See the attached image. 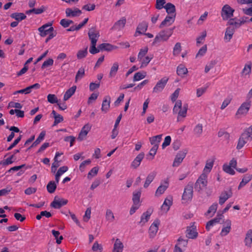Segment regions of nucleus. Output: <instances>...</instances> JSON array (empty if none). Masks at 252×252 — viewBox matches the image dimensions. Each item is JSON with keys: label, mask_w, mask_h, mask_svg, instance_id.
<instances>
[{"label": "nucleus", "mask_w": 252, "mask_h": 252, "mask_svg": "<svg viewBox=\"0 0 252 252\" xmlns=\"http://www.w3.org/2000/svg\"><path fill=\"white\" fill-rule=\"evenodd\" d=\"M188 106V104H184L182 106L181 100H178L174 105L173 109V113L177 114V121H182V118H184L187 116Z\"/></svg>", "instance_id": "1"}, {"label": "nucleus", "mask_w": 252, "mask_h": 252, "mask_svg": "<svg viewBox=\"0 0 252 252\" xmlns=\"http://www.w3.org/2000/svg\"><path fill=\"white\" fill-rule=\"evenodd\" d=\"M174 29L175 27L161 31L155 36L153 44L167 41L173 34Z\"/></svg>", "instance_id": "2"}, {"label": "nucleus", "mask_w": 252, "mask_h": 252, "mask_svg": "<svg viewBox=\"0 0 252 252\" xmlns=\"http://www.w3.org/2000/svg\"><path fill=\"white\" fill-rule=\"evenodd\" d=\"M208 175L205 173H202L196 180L195 185V189L197 191H200L205 189L208 184Z\"/></svg>", "instance_id": "3"}, {"label": "nucleus", "mask_w": 252, "mask_h": 252, "mask_svg": "<svg viewBox=\"0 0 252 252\" xmlns=\"http://www.w3.org/2000/svg\"><path fill=\"white\" fill-rule=\"evenodd\" d=\"M235 10L228 4H225L221 10V16L223 20L231 19L234 15Z\"/></svg>", "instance_id": "4"}, {"label": "nucleus", "mask_w": 252, "mask_h": 252, "mask_svg": "<svg viewBox=\"0 0 252 252\" xmlns=\"http://www.w3.org/2000/svg\"><path fill=\"white\" fill-rule=\"evenodd\" d=\"M193 196V186L192 185L188 184L184 189L182 195V200L184 203L188 202L191 200Z\"/></svg>", "instance_id": "5"}, {"label": "nucleus", "mask_w": 252, "mask_h": 252, "mask_svg": "<svg viewBox=\"0 0 252 252\" xmlns=\"http://www.w3.org/2000/svg\"><path fill=\"white\" fill-rule=\"evenodd\" d=\"M168 80L169 78L165 76L162 77L157 83L155 86L153 88V92L154 93L161 92L166 85Z\"/></svg>", "instance_id": "6"}, {"label": "nucleus", "mask_w": 252, "mask_h": 252, "mask_svg": "<svg viewBox=\"0 0 252 252\" xmlns=\"http://www.w3.org/2000/svg\"><path fill=\"white\" fill-rule=\"evenodd\" d=\"M237 165V161L234 158L231 160L229 163H225L223 164V170L227 174L233 175H234L235 172L234 169L236 168Z\"/></svg>", "instance_id": "7"}, {"label": "nucleus", "mask_w": 252, "mask_h": 252, "mask_svg": "<svg viewBox=\"0 0 252 252\" xmlns=\"http://www.w3.org/2000/svg\"><path fill=\"white\" fill-rule=\"evenodd\" d=\"M251 105V101H247L243 102L238 108L236 115L241 116L242 115H246L250 110Z\"/></svg>", "instance_id": "8"}, {"label": "nucleus", "mask_w": 252, "mask_h": 252, "mask_svg": "<svg viewBox=\"0 0 252 252\" xmlns=\"http://www.w3.org/2000/svg\"><path fill=\"white\" fill-rule=\"evenodd\" d=\"M38 30L40 32V35L42 37H44L51 32H53L54 28L52 27V23H49L39 27Z\"/></svg>", "instance_id": "9"}, {"label": "nucleus", "mask_w": 252, "mask_h": 252, "mask_svg": "<svg viewBox=\"0 0 252 252\" xmlns=\"http://www.w3.org/2000/svg\"><path fill=\"white\" fill-rule=\"evenodd\" d=\"M188 243V240L184 239L182 237H180L177 239V243L174 246L173 252H183L181 247H187Z\"/></svg>", "instance_id": "10"}, {"label": "nucleus", "mask_w": 252, "mask_h": 252, "mask_svg": "<svg viewBox=\"0 0 252 252\" xmlns=\"http://www.w3.org/2000/svg\"><path fill=\"white\" fill-rule=\"evenodd\" d=\"M88 36L91 43H96L100 36L99 32L95 28L92 27L89 29Z\"/></svg>", "instance_id": "11"}, {"label": "nucleus", "mask_w": 252, "mask_h": 252, "mask_svg": "<svg viewBox=\"0 0 252 252\" xmlns=\"http://www.w3.org/2000/svg\"><path fill=\"white\" fill-rule=\"evenodd\" d=\"M169 186V180L166 179L164 180L163 183H161V185L158 188L155 192V196H159L162 194Z\"/></svg>", "instance_id": "12"}, {"label": "nucleus", "mask_w": 252, "mask_h": 252, "mask_svg": "<svg viewBox=\"0 0 252 252\" xmlns=\"http://www.w3.org/2000/svg\"><path fill=\"white\" fill-rule=\"evenodd\" d=\"M159 225V221L158 220H155L151 225L149 229V233L150 238L154 237L158 230V226Z\"/></svg>", "instance_id": "13"}, {"label": "nucleus", "mask_w": 252, "mask_h": 252, "mask_svg": "<svg viewBox=\"0 0 252 252\" xmlns=\"http://www.w3.org/2000/svg\"><path fill=\"white\" fill-rule=\"evenodd\" d=\"M231 229V221L227 219L224 222V225L220 232V235L221 237L226 236L230 231Z\"/></svg>", "instance_id": "14"}, {"label": "nucleus", "mask_w": 252, "mask_h": 252, "mask_svg": "<svg viewBox=\"0 0 252 252\" xmlns=\"http://www.w3.org/2000/svg\"><path fill=\"white\" fill-rule=\"evenodd\" d=\"M111 97L109 95L105 96L103 99L101 110L104 113H107L110 107Z\"/></svg>", "instance_id": "15"}, {"label": "nucleus", "mask_w": 252, "mask_h": 252, "mask_svg": "<svg viewBox=\"0 0 252 252\" xmlns=\"http://www.w3.org/2000/svg\"><path fill=\"white\" fill-rule=\"evenodd\" d=\"M198 236V233L196 230V226L193 223L192 225L187 228L186 230V236L189 239H195Z\"/></svg>", "instance_id": "16"}, {"label": "nucleus", "mask_w": 252, "mask_h": 252, "mask_svg": "<svg viewBox=\"0 0 252 252\" xmlns=\"http://www.w3.org/2000/svg\"><path fill=\"white\" fill-rule=\"evenodd\" d=\"M126 18L124 17L121 18L119 20L115 23L111 29L116 31H121L125 26L126 24Z\"/></svg>", "instance_id": "17"}, {"label": "nucleus", "mask_w": 252, "mask_h": 252, "mask_svg": "<svg viewBox=\"0 0 252 252\" xmlns=\"http://www.w3.org/2000/svg\"><path fill=\"white\" fill-rule=\"evenodd\" d=\"M68 202L67 200L63 198L56 199V198L51 203V207L55 209H60L62 206L66 205Z\"/></svg>", "instance_id": "18"}, {"label": "nucleus", "mask_w": 252, "mask_h": 252, "mask_svg": "<svg viewBox=\"0 0 252 252\" xmlns=\"http://www.w3.org/2000/svg\"><path fill=\"white\" fill-rule=\"evenodd\" d=\"M232 195V192L231 189L228 191H224L220 194L219 197V204L222 205L224 202Z\"/></svg>", "instance_id": "19"}, {"label": "nucleus", "mask_w": 252, "mask_h": 252, "mask_svg": "<svg viewBox=\"0 0 252 252\" xmlns=\"http://www.w3.org/2000/svg\"><path fill=\"white\" fill-rule=\"evenodd\" d=\"M175 16L167 15L164 20L160 24L159 28H162L164 27H168L171 25L175 21Z\"/></svg>", "instance_id": "20"}, {"label": "nucleus", "mask_w": 252, "mask_h": 252, "mask_svg": "<svg viewBox=\"0 0 252 252\" xmlns=\"http://www.w3.org/2000/svg\"><path fill=\"white\" fill-rule=\"evenodd\" d=\"M173 198L171 196H169L166 198L163 202V203L161 206L162 210L168 212L170 208V206L172 205Z\"/></svg>", "instance_id": "21"}, {"label": "nucleus", "mask_w": 252, "mask_h": 252, "mask_svg": "<svg viewBox=\"0 0 252 252\" xmlns=\"http://www.w3.org/2000/svg\"><path fill=\"white\" fill-rule=\"evenodd\" d=\"M65 13L67 17H76L79 16L82 13V11L77 8L74 9L68 8L65 10Z\"/></svg>", "instance_id": "22"}, {"label": "nucleus", "mask_w": 252, "mask_h": 252, "mask_svg": "<svg viewBox=\"0 0 252 252\" xmlns=\"http://www.w3.org/2000/svg\"><path fill=\"white\" fill-rule=\"evenodd\" d=\"M124 245L120 239L117 238L114 244L112 252H123Z\"/></svg>", "instance_id": "23"}, {"label": "nucleus", "mask_w": 252, "mask_h": 252, "mask_svg": "<svg viewBox=\"0 0 252 252\" xmlns=\"http://www.w3.org/2000/svg\"><path fill=\"white\" fill-rule=\"evenodd\" d=\"M162 135L159 134L149 138V141L153 147L158 148L159 144L161 140Z\"/></svg>", "instance_id": "24"}, {"label": "nucleus", "mask_w": 252, "mask_h": 252, "mask_svg": "<svg viewBox=\"0 0 252 252\" xmlns=\"http://www.w3.org/2000/svg\"><path fill=\"white\" fill-rule=\"evenodd\" d=\"M164 8L166 9L168 15L176 17V8L173 4L168 2L165 4Z\"/></svg>", "instance_id": "25"}, {"label": "nucleus", "mask_w": 252, "mask_h": 252, "mask_svg": "<svg viewBox=\"0 0 252 252\" xmlns=\"http://www.w3.org/2000/svg\"><path fill=\"white\" fill-rule=\"evenodd\" d=\"M90 129V126L89 124L85 125L80 132L78 139L82 140L86 136Z\"/></svg>", "instance_id": "26"}, {"label": "nucleus", "mask_w": 252, "mask_h": 252, "mask_svg": "<svg viewBox=\"0 0 252 252\" xmlns=\"http://www.w3.org/2000/svg\"><path fill=\"white\" fill-rule=\"evenodd\" d=\"M235 32V29L234 28H232L231 27H227L226 29V31L225 32V35L224 39L226 42H229L230 41L232 38L233 35Z\"/></svg>", "instance_id": "27"}, {"label": "nucleus", "mask_w": 252, "mask_h": 252, "mask_svg": "<svg viewBox=\"0 0 252 252\" xmlns=\"http://www.w3.org/2000/svg\"><path fill=\"white\" fill-rule=\"evenodd\" d=\"M228 24L230 26H233V28H234V29H238L243 25L240 19L236 17L229 19L228 22Z\"/></svg>", "instance_id": "28"}, {"label": "nucleus", "mask_w": 252, "mask_h": 252, "mask_svg": "<svg viewBox=\"0 0 252 252\" xmlns=\"http://www.w3.org/2000/svg\"><path fill=\"white\" fill-rule=\"evenodd\" d=\"M214 162V160L212 159L207 160L202 173L208 175L213 168Z\"/></svg>", "instance_id": "29"}, {"label": "nucleus", "mask_w": 252, "mask_h": 252, "mask_svg": "<svg viewBox=\"0 0 252 252\" xmlns=\"http://www.w3.org/2000/svg\"><path fill=\"white\" fill-rule=\"evenodd\" d=\"M151 214V212L149 210L143 213L141 216V219L139 223L142 225H144L150 219Z\"/></svg>", "instance_id": "30"}, {"label": "nucleus", "mask_w": 252, "mask_h": 252, "mask_svg": "<svg viewBox=\"0 0 252 252\" xmlns=\"http://www.w3.org/2000/svg\"><path fill=\"white\" fill-rule=\"evenodd\" d=\"M148 28V24L145 22H143L138 25L136 30V33H138L139 34L144 33L147 31Z\"/></svg>", "instance_id": "31"}, {"label": "nucleus", "mask_w": 252, "mask_h": 252, "mask_svg": "<svg viewBox=\"0 0 252 252\" xmlns=\"http://www.w3.org/2000/svg\"><path fill=\"white\" fill-rule=\"evenodd\" d=\"M252 63L251 62L247 63L245 64L243 69L241 73L242 76H246L250 75L252 71Z\"/></svg>", "instance_id": "32"}, {"label": "nucleus", "mask_w": 252, "mask_h": 252, "mask_svg": "<svg viewBox=\"0 0 252 252\" xmlns=\"http://www.w3.org/2000/svg\"><path fill=\"white\" fill-rule=\"evenodd\" d=\"M249 140V139L242 133L238 140L237 149L240 150L242 148Z\"/></svg>", "instance_id": "33"}, {"label": "nucleus", "mask_w": 252, "mask_h": 252, "mask_svg": "<svg viewBox=\"0 0 252 252\" xmlns=\"http://www.w3.org/2000/svg\"><path fill=\"white\" fill-rule=\"evenodd\" d=\"M76 90V86H73L72 87L68 89L65 93L63 96V100L66 101L70 98L75 93Z\"/></svg>", "instance_id": "34"}, {"label": "nucleus", "mask_w": 252, "mask_h": 252, "mask_svg": "<svg viewBox=\"0 0 252 252\" xmlns=\"http://www.w3.org/2000/svg\"><path fill=\"white\" fill-rule=\"evenodd\" d=\"M156 176V172H152L150 173L147 177L146 181L144 184V188H147L154 180Z\"/></svg>", "instance_id": "35"}, {"label": "nucleus", "mask_w": 252, "mask_h": 252, "mask_svg": "<svg viewBox=\"0 0 252 252\" xmlns=\"http://www.w3.org/2000/svg\"><path fill=\"white\" fill-rule=\"evenodd\" d=\"M98 48L101 50L110 51L114 49H116L117 47L109 43H102L99 45Z\"/></svg>", "instance_id": "36"}, {"label": "nucleus", "mask_w": 252, "mask_h": 252, "mask_svg": "<svg viewBox=\"0 0 252 252\" xmlns=\"http://www.w3.org/2000/svg\"><path fill=\"white\" fill-rule=\"evenodd\" d=\"M252 179V175L246 174L244 178L242 179V181L240 182L239 186L238 189H240L242 187H244L247 183H248Z\"/></svg>", "instance_id": "37"}, {"label": "nucleus", "mask_w": 252, "mask_h": 252, "mask_svg": "<svg viewBox=\"0 0 252 252\" xmlns=\"http://www.w3.org/2000/svg\"><path fill=\"white\" fill-rule=\"evenodd\" d=\"M119 65L118 63L117 62H115L113 64L112 66L111 67L110 72L109 74V77L110 78H112L116 75L119 69Z\"/></svg>", "instance_id": "38"}, {"label": "nucleus", "mask_w": 252, "mask_h": 252, "mask_svg": "<svg viewBox=\"0 0 252 252\" xmlns=\"http://www.w3.org/2000/svg\"><path fill=\"white\" fill-rule=\"evenodd\" d=\"M11 17L15 19L18 22L21 21L26 18V15L23 13L15 12L11 14Z\"/></svg>", "instance_id": "39"}, {"label": "nucleus", "mask_w": 252, "mask_h": 252, "mask_svg": "<svg viewBox=\"0 0 252 252\" xmlns=\"http://www.w3.org/2000/svg\"><path fill=\"white\" fill-rule=\"evenodd\" d=\"M51 114L53 115L55 119L54 126H56L59 123H61L63 121V117L61 116L60 114L57 113L54 110H52Z\"/></svg>", "instance_id": "40"}, {"label": "nucleus", "mask_w": 252, "mask_h": 252, "mask_svg": "<svg viewBox=\"0 0 252 252\" xmlns=\"http://www.w3.org/2000/svg\"><path fill=\"white\" fill-rule=\"evenodd\" d=\"M245 245L247 246L251 247V244L252 243V230L249 229L246 235V237L245 239Z\"/></svg>", "instance_id": "41"}, {"label": "nucleus", "mask_w": 252, "mask_h": 252, "mask_svg": "<svg viewBox=\"0 0 252 252\" xmlns=\"http://www.w3.org/2000/svg\"><path fill=\"white\" fill-rule=\"evenodd\" d=\"M218 208V204L217 203H213L209 208L205 215L206 216L210 215V217H212L216 212Z\"/></svg>", "instance_id": "42"}, {"label": "nucleus", "mask_w": 252, "mask_h": 252, "mask_svg": "<svg viewBox=\"0 0 252 252\" xmlns=\"http://www.w3.org/2000/svg\"><path fill=\"white\" fill-rule=\"evenodd\" d=\"M46 133L45 131H42L40 132L39 134L38 137L37 138L36 140L32 143V144L29 148V149H30L32 147H33L39 144L41 141H42L44 137L45 136Z\"/></svg>", "instance_id": "43"}, {"label": "nucleus", "mask_w": 252, "mask_h": 252, "mask_svg": "<svg viewBox=\"0 0 252 252\" xmlns=\"http://www.w3.org/2000/svg\"><path fill=\"white\" fill-rule=\"evenodd\" d=\"M141 194L140 190H135L133 192L132 201L133 203L140 204V198Z\"/></svg>", "instance_id": "44"}, {"label": "nucleus", "mask_w": 252, "mask_h": 252, "mask_svg": "<svg viewBox=\"0 0 252 252\" xmlns=\"http://www.w3.org/2000/svg\"><path fill=\"white\" fill-rule=\"evenodd\" d=\"M188 73L187 68L183 64H180L177 68V73L179 76H184Z\"/></svg>", "instance_id": "45"}, {"label": "nucleus", "mask_w": 252, "mask_h": 252, "mask_svg": "<svg viewBox=\"0 0 252 252\" xmlns=\"http://www.w3.org/2000/svg\"><path fill=\"white\" fill-rule=\"evenodd\" d=\"M203 132V126L201 124H197L193 129L194 134L196 137H200Z\"/></svg>", "instance_id": "46"}, {"label": "nucleus", "mask_w": 252, "mask_h": 252, "mask_svg": "<svg viewBox=\"0 0 252 252\" xmlns=\"http://www.w3.org/2000/svg\"><path fill=\"white\" fill-rule=\"evenodd\" d=\"M105 218L106 220L110 222L114 221L115 220V216L111 210L108 209L106 210Z\"/></svg>", "instance_id": "47"}, {"label": "nucleus", "mask_w": 252, "mask_h": 252, "mask_svg": "<svg viewBox=\"0 0 252 252\" xmlns=\"http://www.w3.org/2000/svg\"><path fill=\"white\" fill-rule=\"evenodd\" d=\"M57 184L54 181H50L47 185V189L48 192L52 193L55 192Z\"/></svg>", "instance_id": "48"}, {"label": "nucleus", "mask_w": 252, "mask_h": 252, "mask_svg": "<svg viewBox=\"0 0 252 252\" xmlns=\"http://www.w3.org/2000/svg\"><path fill=\"white\" fill-rule=\"evenodd\" d=\"M148 51V48L147 47L141 49L138 54L137 59L139 61H142V59L147 54Z\"/></svg>", "instance_id": "49"}, {"label": "nucleus", "mask_w": 252, "mask_h": 252, "mask_svg": "<svg viewBox=\"0 0 252 252\" xmlns=\"http://www.w3.org/2000/svg\"><path fill=\"white\" fill-rule=\"evenodd\" d=\"M224 216L222 213L218 212L216 217L213 219V220L215 221V223H222L224 222L223 219Z\"/></svg>", "instance_id": "50"}, {"label": "nucleus", "mask_w": 252, "mask_h": 252, "mask_svg": "<svg viewBox=\"0 0 252 252\" xmlns=\"http://www.w3.org/2000/svg\"><path fill=\"white\" fill-rule=\"evenodd\" d=\"M88 54V49L86 48L84 50H80L77 53V58L78 59L80 60L85 58Z\"/></svg>", "instance_id": "51"}, {"label": "nucleus", "mask_w": 252, "mask_h": 252, "mask_svg": "<svg viewBox=\"0 0 252 252\" xmlns=\"http://www.w3.org/2000/svg\"><path fill=\"white\" fill-rule=\"evenodd\" d=\"M99 168L97 166H95L88 173L87 177L89 179H92L93 177L95 176L98 171Z\"/></svg>", "instance_id": "52"}, {"label": "nucleus", "mask_w": 252, "mask_h": 252, "mask_svg": "<svg viewBox=\"0 0 252 252\" xmlns=\"http://www.w3.org/2000/svg\"><path fill=\"white\" fill-rule=\"evenodd\" d=\"M85 75V69L84 68H80L78 70L76 76H75V82H77L78 80L81 79Z\"/></svg>", "instance_id": "53"}, {"label": "nucleus", "mask_w": 252, "mask_h": 252, "mask_svg": "<svg viewBox=\"0 0 252 252\" xmlns=\"http://www.w3.org/2000/svg\"><path fill=\"white\" fill-rule=\"evenodd\" d=\"M146 73L145 72L142 73L141 72H138L135 73L133 76V81H140L145 77Z\"/></svg>", "instance_id": "54"}, {"label": "nucleus", "mask_w": 252, "mask_h": 252, "mask_svg": "<svg viewBox=\"0 0 252 252\" xmlns=\"http://www.w3.org/2000/svg\"><path fill=\"white\" fill-rule=\"evenodd\" d=\"M44 11V8H34L30 9L29 10L26 11V13L27 14H30L32 13H33L35 14H40L42 13H43Z\"/></svg>", "instance_id": "55"}, {"label": "nucleus", "mask_w": 252, "mask_h": 252, "mask_svg": "<svg viewBox=\"0 0 252 252\" xmlns=\"http://www.w3.org/2000/svg\"><path fill=\"white\" fill-rule=\"evenodd\" d=\"M206 35V32L204 31L201 33V35L196 38V44L197 46L203 43Z\"/></svg>", "instance_id": "56"}, {"label": "nucleus", "mask_w": 252, "mask_h": 252, "mask_svg": "<svg viewBox=\"0 0 252 252\" xmlns=\"http://www.w3.org/2000/svg\"><path fill=\"white\" fill-rule=\"evenodd\" d=\"M152 59L153 57L149 56H147L144 58H143L142 60V61H140L141 63L140 68L146 66Z\"/></svg>", "instance_id": "57"}, {"label": "nucleus", "mask_w": 252, "mask_h": 252, "mask_svg": "<svg viewBox=\"0 0 252 252\" xmlns=\"http://www.w3.org/2000/svg\"><path fill=\"white\" fill-rule=\"evenodd\" d=\"M181 51V43L179 42H177L175 45L174 48H173V54L174 56H177L178 55Z\"/></svg>", "instance_id": "58"}, {"label": "nucleus", "mask_w": 252, "mask_h": 252, "mask_svg": "<svg viewBox=\"0 0 252 252\" xmlns=\"http://www.w3.org/2000/svg\"><path fill=\"white\" fill-rule=\"evenodd\" d=\"M243 134L249 140H252V126H251L246 129Z\"/></svg>", "instance_id": "59"}, {"label": "nucleus", "mask_w": 252, "mask_h": 252, "mask_svg": "<svg viewBox=\"0 0 252 252\" xmlns=\"http://www.w3.org/2000/svg\"><path fill=\"white\" fill-rule=\"evenodd\" d=\"M47 97L48 101L50 103H57L58 102V98L55 94H49Z\"/></svg>", "instance_id": "60"}, {"label": "nucleus", "mask_w": 252, "mask_h": 252, "mask_svg": "<svg viewBox=\"0 0 252 252\" xmlns=\"http://www.w3.org/2000/svg\"><path fill=\"white\" fill-rule=\"evenodd\" d=\"M207 45H205L202 47L198 51V53L196 55V58L203 56L207 52Z\"/></svg>", "instance_id": "61"}, {"label": "nucleus", "mask_w": 252, "mask_h": 252, "mask_svg": "<svg viewBox=\"0 0 252 252\" xmlns=\"http://www.w3.org/2000/svg\"><path fill=\"white\" fill-rule=\"evenodd\" d=\"M142 158H134L131 163V167L133 169L137 168L140 164Z\"/></svg>", "instance_id": "62"}, {"label": "nucleus", "mask_w": 252, "mask_h": 252, "mask_svg": "<svg viewBox=\"0 0 252 252\" xmlns=\"http://www.w3.org/2000/svg\"><path fill=\"white\" fill-rule=\"evenodd\" d=\"M54 60L52 59L49 58L48 60L44 62L42 64L41 68L44 69L50 66H52L53 64Z\"/></svg>", "instance_id": "63"}, {"label": "nucleus", "mask_w": 252, "mask_h": 252, "mask_svg": "<svg viewBox=\"0 0 252 252\" xmlns=\"http://www.w3.org/2000/svg\"><path fill=\"white\" fill-rule=\"evenodd\" d=\"M60 23L63 27L67 28L71 24L73 23V21L72 20L63 19L61 20Z\"/></svg>", "instance_id": "64"}]
</instances>
